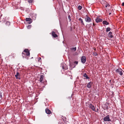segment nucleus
Masks as SVG:
<instances>
[{"label": "nucleus", "instance_id": "nucleus-1", "mask_svg": "<svg viewBox=\"0 0 124 124\" xmlns=\"http://www.w3.org/2000/svg\"><path fill=\"white\" fill-rule=\"evenodd\" d=\"M22 55L23 57H25L27 59H28V57L30 56V53L29 50L26 49L22 53Z\"/></svg>", "mask_w": 124, "mask_h": 124}, {"label": "nucleus", "instance_id": "nucleus-2", "mask_svg": "<svg viewBox=\"0 0 124 124\" xmlns=\"http://www.w3.org/2000/svg\"><path fill=\"white\" fill-rule=\"evenodd\" d=\"M116 71L121 76H122L123 75V72H124V71L120 68H119L116 69Z\"/></svg>", "mask_w": 124, "mask_h": 124}, {"label": "nucleus", "instance_id": "nucleus-3", "mask_svg": "<svg viewBox=\"0 0 124 124\" xmlns=\"http://www.w3.org/2000/svg\"><path fill=\"white\" fill-rule=\"evenodd\" d=\"M104 121H105L109 122L111 121V120L109 118V116L107 115L103 118Z\"/></svg>", "mask_w": 124, "mask_h": 124}, {"label": "nucleus", "instance_id": "nucleus-4", "mask_svg": "<svg viewBox=\"0 0 124 124\" xmlns=\"http://www.w3.org/2000/svg\"><path fill=\"white\" fill-rule=\"evenodd\" d=\"M86 18H85V21L88 23L91 22V18L88 16L87 15H86Z\"/></svg>", "mask_w": 124, "mask_h": 124}, {"label": "nucleus", "instance_id": "nucleus-5", "mask_svg": "<svg viewBox=\"0 0 124 124\" xmlns=\"http://www.w3.org/2000/svg\"><path fill=\"white\" fill-rule=\"evenodd\" d=\"M86 60V57L85 56H83L81 58V61L82 63H85Z\"/></svg>", "mask_w": 124, "mask_h": 124}, {"label": "nucleus", "instance_id": "nucleus-6", "mask_svg": "<svg viewBox=\"0 0 124 124\" xmlns=\"http://www.w3.org/2000/svg\"><path fill=\"white\" fill-rule=\"evenodd\" d=\"M89 107L92 109L93 110L95 111V107L92 104H90L89 105Z\"/></svg>", "mask_w": 124, "mask_h": 124}, {"label": "nucleus", "instance_id": "nucleus-7", "mask_svg": "<svg viewBox=\"0 0 124 124\" xmlns=\"http://www.w3.org/2000/svg\"><path fill=\"white\" fill-rule=\"evenodd\" d=\"M15 76L16 77L17 79H20L21 78L20 74L18 72L16 73V74L15 75Z\"/></svg>", "mask_w": 124, "mask_h": 124}, {"label": "nucleus", "instance_id": "nucleus-8", "mask_svg": "<svg viewBox=\"0 0 124 124\" xmlns=\"http://www.w3.org/2000/svg\"><path fill=\"white\" fill-rule=\"evenodd\" d=\"M25 20L27 22L29 21L28 23L29 24H30L32 22L31 19L30 18H26L25 19Z\"/></svg>", "mask_w": 124, "mask_h": 124}, {"label": "nucleus", "instance_id": "nucleus-9", "mask_svg": "<svg viewBox=\"0 0 124 124\" xmlns=\"http://www.w3.org/2000/svg\"><path fill=\"white\" fill-rule=\"evenodd\" d=\"M93 84L92 82L90 81L88 83L87 85V87L88 88H90L92 86V85Z\"/></svg>", "mask_w": 124, "mask_h": 124}, {"label": "nucleus", "instance_id": "nucleus-10", "mask_svg": "<svg viewBox=\"0 0 124 124\" xmlns=\"http://www.w3.org/2000/svg\"><path fill=\"white\" fill-rule=\"evenodd\" d=\"M102 19L100 18L99 17H98L95 19V21L97 23L101 22L102 21Z\"/></svg>", "mask_w": 124, "mask_h": 124}, {"label": "nucleus", "instance_id": "nucleus-11", "mask_svg": "<svg viewBox=\"0 0 124 124\" xmlns=\"http://www.w3.org/2000/svg\"><path fill=\"white\" fill-rule=\"evenodd\" d=\"M31 18L33 20H35L36 19V14H31Z\"/></svg>", "mask_w": 124, "mask_h": 124}, {"label": "nucleus", "instance_id": "nucleus-12", "mask_svg": "<svg viewBox=\"0 0 124 124\" xmlns=\"http://www.w3.org/2000/svg\"><path fill=\"white\" fill-rule=\"evenodd\" d=\"M44 76L43 75H41L40 76V78L39 80L40 82H43V79Z\"/></svg>", "mask_w": 124, "mask_h": 124}, {"label": "nucleus", "instance_id": "nucleus-13", "mask_svg": "<svg viewBox=\"0 0 124 124\" xmlns=\"http://www.w3.org/2000/svg\"><path fill=\"white\" fill-rule=\"evenodd\" d=\"M46 113L48 114H50L51 113L50 111L48 108H46L45 109Z\"/></svg>", "mask_w": 124, "mask_h": 124}, {"label": "nucleus", "instance_id": "nucleus-14", "mask_svg": "<svg viewBox=\"0 0 124 124\" xmlns=\"http://www.w3.org/2000/svg\"><path fill=\"white\" fill-rule=\"evenodd\" d=\"M112 32L111 31H110L109 32L108 35V36L111 38H112L113 37V36L112 35Z\"/></svg>", "mask_w": 124, "mask_h": 124}, {"label": "nucleus", "instance_id": "nucleus-15", "mask_svg": "<svg viewBox=\"0 0 124 124\" xmlns=\"http://www.w3.org/2000/svg\"><path fill=\"white\" fill-rule=\"evenodd\" d=\"M52 35L54 38H56L57 37V35L55 34V32L53 31L52 32Z\"/></svg>", "mask_w": 124, "mask_h": 124}, {"label": "nucleus", "instance_id": "nucleus-16", "mask_svg": "<svg viewBox=\"0 0 124 124\" xmlns=\"http://www.w3.org/2000/svg\"><path fill=\"white\" fill-rule=\"evenodd\" d=\"M103 23V24H105L106 25H108L109 24V23L108 22H107L106 21H103L102 22Z\"/></svg>", "mask_w": 124, "mask_h": 124}, {"label": "nucleus", "instance_id": "nucleus-17", "mask_svg": "<svg viewBox=\"0 0 124 124\" xmlns=\"http://www.w3.org/2000/svg\"><path fill=\"white\" fill-rule=\"evenodd\" d=\"M16 56V54L14 53H12L11 54L9 55V56L11 58H14Z\"/></svg>", "mask_w": 124, "mask_h": 124}, {"label": "nucleus", "instance_id": "nucleus-18", "mask_svg": "<svg viewBox=\"0 0 124 124\" xmlns=\"http://www.w3.org/2000/svg\"><path fill=\"white\" fill-rule=\"evenodd\" d=\"M78 20L79 21H80L82 25H84V24L82 19L81 18H80Z\"/></svg>", "mask_w": 124, "mask_h": 124}, {"label": "nucleus", "instance_id": "nucleus-19", "mask_svg": "<svg viewBox=\"0 0 124 124\" xmlns=\"http://www.w3.org/2000/svg\"><path fill=\"white\" fill-rule=\"evenodd\" d=\"M83 76L85 78L87 79H89V78L88 77L86 73H85L83 75Z\"/></svg>", "mask_w": 124, "mask_h": 124}, {"label": "nucleus", "instance_id": "nucleus-20", "mask_svg": "<svg viewBox=\"0 0 124 124\" xmlns=\"http://www.w3.org/2000/svg\"><path fill=\"white\" fill-rule=\"evenodd\" d=\"M62 68L63 70H66L68 69L67 67L65 65L64 66H62Z\"/></svg>", "mask_w": 124, "mask_h": 124}, {"label": "nucleus", "instance_id": "nucleus-21", "mask_svg": "<svg viewBox=\"0 0 124 124\" xmlns=\"http://www.w3.org/2000/svg\"><path fill=\"white\" fill-rule=\"evenodd\" d=\"M76 47H72L70 48L71 50L74 51H75L76 50Z\"/></svg>", "mask_w": 124, "mask_h": 124}, {"label": "nucleus", "instance_id": "nucleus-22", "mask_svg": "<svg viewBox=\"0 0 124 124\" xmlns=\"http://www.w3.org/2000/svg\"><path fill=\"white\" fill-rule=\"evenodd\" d=\"M111 29L109 27H108L106 28V32H108L110 31Z\"/></svg>", "mask_w": 124, "mask_h": 124}, {"label": "nucleus", "instance_id": "nucleus-23", "mask_svg": "<svg viewBox=\"0 0 124 124\" xmlns=\"http://www.w3.org/2000/svg\"><path fill=\"white\" fill-rule=\"evenodd\" d=\"M93 54L95 56H96L98 55V54L96 52H94Z\"/></svg>", "mask_w": 124, "mask_h": 124}, {"label": "nucleus", "instance_id": "nucleus-24", "mask_svg": "<svg viewBox=\"0 0 124 124\" xmlns=\"http://www.w3.org/2000/svg\"><path fill=\"white\" fill-rule=\"evenodd\" d=\"M6 24L7 26H9L10 24V22H9L7 21L6 23Z\"/></svg>", "mask_w": 124, "mask_h": 124}, {"label": "nucleus", "instance_id": "nucleus-25", "mask_svg": "<svg viewBox=\"0 0 124 124\" xmlns=\"http://www.w3.org/2000/svg\"><path fill=\"white\" fill-rule=\"evenodd\" d=\"M82 6H80V5L79 6H78V9L80 10H81L82 9Z\"/></svg>", "mask_w": 124, "mask_h": 124}, {"label": "nucleus", "instance_id": "nucleus-26", "mask_svg": "<svg viewBox=\"0 0 124 124\" xmlns=\"http://www.w3.org/2000/svg\"><path fill=\"white\" fill-rule=\"evenodd\" d=\"M28 2L29 3H32L33 2V0H28Z\"/></svg>", "mask_w": 124, "mask_h": 124}, {"label": "nucleus", "instance_id": "nucleus-27", "mask_svg": "<svg viewBox=\"0 0 124 124\" xmlns=\"http://www.w3.org/2000/svg\"><path fill=\"white\" fill-rule=\"evenodd\" d=\"M31 25H28L27 27V28L28 29H29L31 28Z\"/></svg>", "mask_w": 124, "mask_h": 124}, {"label": "nucleus", "instance_id": "nucleus-28", "mask_svg": "<svg viewBox=\"0 0 124 124\" xmlns=\"http://www.w3.org/2000/svg\"><path fill=\"white\" fill-rule=\"evenodd\" d=\"M78 63V62L77 61H75L74 62V63L76 65Z\"/></svg>", "mask_w": 124, "mask_h": 124}, {"label": "nucleus", "instance_id": "nucleus-29", "mask_svg": "<svg viewBox=\"0 0 124 124\" xmlns=\"http://www.w3.org/2000/svg\"><path fill=\"white\" fill-rule=\"evenodd\" d=\"M122 5L123 6H124V2H123L122 4Z\"/></svg>", "mask_w": 124, "mask_h": 124}, {"label": "nucleus", "instance_id": "nucleus-30", "mask_svg": "<svg viewBox=\"0 0 124 124\" xmlns=\"http://www.w3.org/2000/svg\"><path fill=\"white\" fill-rule=\"evenodd\" d=\"M68 17L69 18V19H70V16H68Z\"/></svg>", "mask_w": 124, "mask_h": 124}, {"label": "nucleus", "instance_id": "nucleus-31", "mask_svg": "<svg viewBox=\"0 0 124 124\" xmlns=\"http://www.w3.org/2000/svg\"><path fill=\"white\" fill-rule=\"evenodd\" d=\"M107 6H108V5H105V7L106 8L107 7Z\"/></svg>", "mask_w": 124, "mask_h": 124}, {"label": "nucleus", "instance_id": "nucleus-32", "mask_svg": "<svg viewBox=\"0 0 124 124\" xmlns=\"http://www.w3.org/2000/svg\"><path fill=\"white\" fill-rule=\"evenodd\" d=\"M93 26H94L95 25V24H94V23H93Z\"/></svg>", "mask_w": 124, "mask_h": 124}, {"label": "nucleus", "instance_id": "nucleus-33", "mask_svg": "<svg viewBox=\"0 0 124 124\" xmlns=\"http://www.w3.org/2000/svg\"><path fill=\"white\" fill-rule=\"evenodd\" d=\"M98 109H97V111H95V112H97V111H98Z\"/></svg>", "mask_w": 124, "mask_h": 124}, {"label": "nucleus", "instance_id": "nucleus-34", "mask_svg": "<svg viewBox=\"0 0 124 124\" xmlns=\"http://www.w3.org/2000/svg\"><path fill=\"white\" fill-rule=\"evenodd\" d=\"M111 14V13H109V15H110Z\"/></svg>", "mask_w": 124, "mask_h": 124}, {"label": "nucleus", "instance_id": "nucleus-35", "mask_svg": "<svg viewBox=\"0 0 124 124\" xmlns=\"http://www.w3.org/2000/svg\"><path fill=\"white\" fill-rule=\"evenodd\" d=\"M94 50H96V49H94Z\"/></svg>", "mask_w": 124, "mask_h": 124}, {"label": "nucleus", "instance_id": "nucleus-36", "mask_svg": "<svg viewBox=\"0 0 124 124\" xmlns=\"http://www.w3.org/2000/svg\"><path fill=\"white\" fill-rule=\"evenodd\" d=\"M40 58V59H41V58Z\"/></svg>", "mask_w": 124, "mask_h": 124}]
</instances>
